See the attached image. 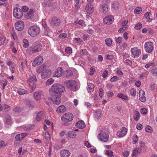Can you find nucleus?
I'll list each match as a JSON object with an SVG mask.
<instances>
[{"label": "nucleus", "instance_id": "13d9d810", "mask_svg": "<svg viewBox=\"0 0 157 157\" xmlns=\"http://www.w3.org/2000/svg\"><path fill=\"white\" fill-rule=\"evenodd\" d=\"M95 71V69L92 67H91L90 68V71L89 72V75H93Z\"/></svg>", "mask_w": 157, "mask_h": 157}, {"label": "nucleus", "instance_id": "aec40b11", "mask_svg": "<svg viewBox=\"0 0 157 157\" xmlns=\"http://www.w3.org/2000/svg\"><path fill=\"white\" fill-rule=\"evenodd\" d=\"M75 126L78 128H83L85 127V124L83 121L81 120L76 123Z\"/></svg>", "mask_w": 157, "mask_h": 157}, {"label": "nucleus", "instance_id": "2eb2a0df", "mask_svg": "<svg viewBox=\"0 0 157 157\" xmlns=\"http://www.w3.org/2000/svg\"><path fill=\"white\" fill-rule=\"evenodd\" d=\"M63 72V69L61 67H59L55 71V73L53 75V76L57 78L60 77Z\"/></svg>", "mask_w": 157, "mask_h": 157}, {"label": "nucleus", "instance_id": "4c0bfd02", "mask_svg": "<svg viewBox=\"0 0 157 157\" xmlns=\"http://www.w3.org/2000/svg\"><path fill=\"white\" fill-rule=\"evenodd\" d=\"M82 38L83 40L85 41L90 40V36L88 34H86L83 35Z\"/></svg>", "mask_w": 157, "mask_h": 157}, {"label": "nucleus", "instance_id": "412c9836", "mask_svg": "<svg viewBox=\"0 0 157 157\" xmlns=\"http://www.w3.org/2000/svg\"><path fill=\"white\" fill-rule=\"evenodd\" d=\"M61 157H68L70 154V153L67 150H62L60 153Z\"/></svg>", "mask_w": 157, "mask_h": 157}, {"label": "nucleus", "instance_id": "9b49d317", "mask_svg": "<svg viewBox=\"0 0 157 157\" xmlns=\"http://www.w3.org/2000/svg\"><path fill=\"white\" fill-rule=\"evenodd\" d=\"M43 61V59L42 56H39L36 58L33 61L32 63V65L33 66H38L40 65Z\"/></svg>", "mask_w": 157, "mask_h": 157}, {"label": "nucleus", "instance_id": "c03bdc74", "mask_svg": "<svg viewBox=\"0 0 157 157\" xmlns=\"http://www.w3.org/2000/svg\"><path fill=\"white\" fill-rule=\"evenodd\" d=\"M151 73L153 76H157V68H153L151 71Z\"/></svg>", "mask_w": 157, "mask_h": 157}, {"label": "nucleus", "instance_id": "393cba45", "mask_svg": "<svg viewBox=\"0 0 157 157\" xmlns=\"http://www.w3.org/2000/svg\"><path fill=\"white\" fill-rule=\"evenodd\" d=\"M148 74V71L144 69L142 73L140 75V77L141 78L144 79V78H145L147 76Z\"/></svg>", "mask_w": 157, "mask_h": 157}, {"label": "nucleus", "instance_id": "f03ea898", "mask_svg": "<svg viewBox=\"0 0 157 157\" xmlns=\"http://www.w3.org/2000/svg\"><path fill=\"white\" fill-rule=\"evenodd\" d=\"M42 48V45L40 43H36L34 45L29 47L27 49V54L31 55L40 52Z\"/></svg>", "mask_w": 157, "mask_h": 157}, {"label": "nucleus", "instance_id": "ddd939ff", "mask_svg": "<svg viewBox=\"0 0 157 157\" xmlns=\"http://www.w3.org/2000/svg\"><path fill=\"white\" fill-rule=\"evenodd\" d=\"M15 29L18 31L22 30L24 27V24L22 21H18L15 24Z\"/></svg>", "mask_w": 157, "mask_h": 157}, {"label": "nucleus", "instance_id": "680f3d73", "mask_svg": "<svg viewBox=\"0 0 157 157\" xmlns=\"http://www.w3.org/2000/svg\"><path fill=\"white\" fill-rule=\"evenodd\" d=\"M29 8L26 6H23L22 7V10L24 12H26L28 11Z\"/></svg>", "mask_w": 157, "mask_h": 157}, {"label": "nucleus", "instance_id": "c85d7f7f", "mask_svg": "<svg viewBox=\"0 0 157 157\" xmlns=\"http://www.w3.org/2000/svg\"><path fill=\"white\" fill-rule=\"evenodd\" d=\"M23 46L24 48H26L29 46V44L28 41L25 39L23 40Z\"/></svg>", "mask_w": 157, "mask_h": 157}, {"label": "nucleus", "instance_id": "0e129e2a", "mask_svg": "<svg viewBox=\"0 0 157 157\" xmlns=\"http://www.w3.org/2000/svg\"><path fill=\"white\" fill-rule=\"evenodd\" d=\"M108 75V71H105L102 74V77L105 78L107 77Z\"/></svg>", "mask_w": 157, "mask_h": 157}, {"label": "nucleus", "instance_id": "bb28decb", "mask_svg": "<svg viewBox=\"0 0 157 157\" xmlns=\"http://www.w3.org/2000/svg\"><path fill=\"white\" fill-rule=\"evenodd\" d=\"M36 80L37 79L36 76L29 75V78L27 81L29 82H35Z\"/></svg>", "mask_w": 157, "mask_h": 157}, {"label": "nucleus", "instance_id": "4d7b16f0", "mask_svg": "<svg viewBox=\"0 0 157 157\" xmlns=\"http://www.w3.org/2000/svg\"><path fill=\"white\" fill-rule=\"evenodd\" d=\"M122 38L121 37H119L117 38H116V41L118 44H120L122 40Z\"/></svg>", "mask_w": 157, "mask_h": 157}, {"label": "nucleus", "instance_id": "69168bd1", "mask_svg": "<svg viewBox=\"0 0 157 157\" xmlns=\"http://www.w3.org/2000/svg\"><path fill=\"white\" fill-rule=\"evenodd\" d=\"M42 26H43V27L44 28V29H48V26L46 24L45 21H43L42 22Z\"/></svg>", "mask_w": 157, "mask_h": 157}, {"label": "nucleus", "instance_id": "3c124183", "mask_svg": "<svg viewBox=\"0 0 157 157\" xmlns=\"http://www.w3.org/2000/svg\"><path fill=\"white\" fill-rule=\"evenodd\" d=\"M65 52L68 53H71L72 52V48L70 47H67L65 49Z\"/></svg>", "mask_w": 157, "mask_h": 157}, {"label": "nucleus", "instance_id": "39448f33", "mask_svg": "<svg viewBox=\"0 0 157 157\" xmlns=\"http://www.w3.org/2000/svg\"><path fill=\"white\" fill-rule=\"evenodd\" d=\"M13 14L14 17L17 19L21 18L23 15L21 10L18 7H16L14 9Z\"/></svg>", "mask_w": 157, "mask_h": 157}, {"label": "nucleus", "instance_id": "37998d69", "mask_svg": "<svg viewBox=\"0 0 157 157\" xmlns=\"http://www.w3.org/2000/svg\"><path fill=\"white\" fill-rule=\"evenodd\" d=\"M142 27V24L140 23H138L136 24L134 27V28L136 29H140Z\"/></svg>", "mask_w": 157, "mask_h": 157}, {"label": "nucleus", "instance_id": "774afa93", "mask_svg": "<svg viewBox=\"0 0 157 157\" xmlns=\"http://www.w3.org/2000/svg\"><path fill=\"white\" fill-rule=\"evenodd\" d=\"M85 144L88 148H90L91 147V144L87 141H86L85 142Z\"/></svg>", "mask_w": 157, "mask_h": 157}, {"label": "nucleus", "instance_id": "6ab92c4d", "mask_svg": "<svg viewBox=\"0 0 157 157\" xmlns=\"http://www.w3.org/2000/svg\"><path fill=\"white\" fill-rule=\"evenodd\" d=\"M43 94L41 91L35 92L33 94L34 98L36 100H39L41 98Z\"/></svg>", "mask_w": 157, "mask_h": 157}, {"label": "nucleus", "instance_id": "6e6d98bb", "mask_svg": "<svg viewBox=\"0 0 157 157\" xmlns=\"http://www.w3.org/2000/svg\"><path fill=\"white\" fill-rule=\"evenodd\" d=\"M67 36V34L65 33H63L60 34L59 35L60 38H66Z\"/></svg>", "mask_w": 157, "mask_h": 157}, {"label": "nucleus", "instance_id": "58836bf2", "mask_svg": "<svg viewBox=\"0 0 157 157\" xmlns=\"http://www.w3.org/2000/svg\"><path fill=\"white\" fill-rule=\"evenodd\" d=\"M136 90L134 88H132L130 90V93L131 95L134 97L136 94Z\"/></svg>", "mask_w": 157, "mask_h": 157}, {"label": "nucleus", "instance_id": "2f4dec72", "mask_svg": "<svg viewBox=\"0 0 157 157\" xmlns=\"http://www.w3.org/2000/svg\"><path fill=\"white\" fill-rule=\"evenodd\" d=\"M42 114L43 113L41 111H40L37 113L36 116V119L37 121H40Z\"/></svg>", "mask_w": 157, "mask_h": 157}, {"label": "nucleus", "instance_id": "a18cd8bd", "mask_svg": "<svg viewBox=\"0 0 157 157\" xmlns=\"http://www.w3.org/2000/svg\"><path fill=\"white\" fill-rule=\"evenodd\" d=\"M142 11V9L140 7L136 8L134 10V12L135 13L139 14Z\"/></svg>", "mask_w": 157, "mask_h": 157}, {"label": "nucleus", "instance_id": "5701e85b", "mask_svg": "<svg viewBox=\"0 0 157 157\" xmlns=\"http://www.w3.org/2000/svg\"><path fill=\"white\" fill-rule=\"evenodd\" d=\"M26 135H27V134L26 133H22L18 134L16 136L15 139L18 140H21Z\"/></svg>", "mask_w": 157, "mask_h": 157}, {"label": "nucleus", "instance_id": "e433bc0d", "mask_svg": "<svg viewBox=\"0 0 157 157\" xmlns=\"http://www.w3.org/2000/svg\"><path fill=\"white\" fill-rule=\"evenodd\" d=\"M105 42L106 45L108 46H110L112 44V40L109 38H107L105 40Z\"/></svg>", "mask_w": 157, "mask_h": 157}, {"label": "nucleus", "instance_id": "7c9ffc66", "mask_svg": "<svg viewBox=\"0 0 157 157\" xmlns=\"http://www.w3.org/2000/svg\"><path fill=\"white\" fill-rule=\"evenodd\" d=\"M134 113L135 114L133 115V118L136 121H138L140 117V114L137 111H135Z\"/></svg>", "mask_w": 157, "mask_h": 157}, {"label": "nucleus", "instance_id": "603ef678", "mask_svg": "<svg viewBox=\"0 0 157 157\" xmlns=\"http://www.w3.org/2000/svg\"><path fill=\"white\" fill-rule=\"evenodd\" d=\"M75 40L78 44H81L83 42L82 39L80 38H75Z\"/></svg>", "mask_w": 157, "mask_h": 157}, {"label": "nucleus", "instance_id": "f3484780", "mask_svg": "<svg viewBox=\"0 0 157 157\" xmlns=\"http://www.w3.org/2000/svg\"><path fill=\"white\" fill-rule=\"evenodd\" d=\"M145 93L144 91L141 90L139 91V98L140 100L142 102H144L146 100V98L145 96Z\"/></svg>", "mask_w": 157, "mask_h": 157}, {"label": "nucleus", "instance_id": "e2e57ef3", "mask_svg": "<svg viewBox=\"0 0 157 157\" xmlns=\"http://www.w3.org/2000/svg\"><path fill=\"white\" fill-rule=\"evenodd\" d=\"M143 127V126L141 124H137L136 125V128L139 130H140L142 129Z\"/></svg>", "mask_w": 157, "mask_h": 157}, {"label": "nucleus", "instance_id": "338daca9", "mask_svg": "<svg viewBox=\"0 0 157 157\" xmlns=\"http://www.w3.org/2000/svg\"><path fill=\"white\" fill-rule=\"evenodd\" d=\"M75 136L73 132H71L68 133V135L67 136L68 137H69L70 138H73Z\"/></svg>", "mask_w": 157, "mask_h": 157}, {"label": "nucleus", "instance_id": "c756f323", "mask_svg": "<svg viewBox=\"0 0 157 157\" xmlns=\"http://www.w3.org/2000/svg\"><path fill=\"white\" fill-rule=\"evenodd\" d=\"M5 123L7 124H11L10 117L7 114L5 115Z\"/></svg>", "mask_w": 157, "mask_h": 157}, {"label": "nucleus", "instance_id": "b1692460", "mask_svg": "<svg viewBox=\"0 0 157 157\" xmlns=\"http://www.w3.org/2000/svg\"><path fill=\"white\" fill-rule=\"evenodd\" d=\"M94 86L91 83H88L87 86V89L88 92H92L94 90Z\"/></svg>", "mask_w": 157, "mask_h": 157}, {"label": "nucleus", "instance_id": "4468645a", "mask_svg": "<svg viewBox=\"0 0 157 157\" xmlns=\"http://www.w3.org/2000/svg\"><path fill=\"white\" fill-rule=\"evenodd\" d=\"M127 132V129L125 127H123L117 132V135L119 137H123L126 135Z\"/></svg>", "mask_w": 157, "mask_h": 157}, {"label": "nucleus", "instance_id": "f8f14e48", "mask_svg": "<svg viewBox=\"0 0 157 157\" xmlns=\"http://www.w3.org/2000/svg\"><path fill=\"white\" fill-rule=\"evenodd\" d=\"M114 21V18L113 16L109 15L105 17L103 20L104 23L108 25L111 24Z\"/></svg>", "mask_w": 157, "mask_h": 157}, {"label": "nucleus", "instance_id": "de8ad7c7", "mask_svg": "<svg viewBox=\"0 0 157 157\" xmlns=\"http://www.w3.org/2000/svg\"><path fill=\"white\" fill-rule=\"evenodd\" d=\"M119 79V78L117 76H113L112 77L110 80L111 82H114Z\"/></svg>", "mask_w": 157, "mask_h": 157}, {"label": "nucleus", "instance_id": "864d4df0", "mask_svg": "<svg viewBox=\"0 0 157 157\" xmlns=\"http://www.w3.org/2000/svg\"><path fill=\"white\" fill-rule=\"evenodd\" d=\"M133 141L134 142V144L136 143L138 141V138L137 136L135 134L133 136Z\"/></svg>", "mask_w": 157, "mask_h": 157}, {"label": "nucleus", "instance_id": "ea45409f", "mask_svg": "<svg viewBox=\"0 0 157 157\" xmlns=\"http://www.w3.org/2000/svg\"><path fill=\"white\" fill-rule=\"evenodd\" d=\"M151 14L150 12H147L145 13V16L147 19L150 20V22L152 20V19L150 18V17L151 16Z\"/></svg>", "mask_w": 157, "mask_h": 157}, {"label": "nucleus", "instance_id": "79ce46f5", "mask_svg": "<svg viewBox=\"0 0 157 157\" xmlns=\"http://www.w3.org/2000/svg\"><path fill=\"white\" fill-rule=\"evenodd\" d=\"M75 23L79 25H83L84 24V21L82 20L79 21H75Z\"/></svg>", "mask_w": 157, "mask_h": 157}, {"label": "nucleus", "instance_id": "7ed1b4c3", "mask_svg": "<svg viewBox=\"0 0 157 157\" xmlns=\"http://www.w3.org/2000/svg\"><path fill=\"white\" fill-rule=\"evenodd\" d=\"M27 32L31 36L35 37L40 33V29L37 26H32L28 29Z\"/></svg>", "mask_w": 157, "mask_h": 157}, {"label": "nucleus", "instance_id": "09e8293b", "mask_svg": "<svg viewBox=\"0 0 157 157\" xmlns=\"http://www.w3.org/2000/svg\"><path fill=\"white\" fill-rule=\"evenodd\" d=\"M87 52V51L86 49H82L80 50V54L81 55L83 56L86 55Z\"/></svg>", "mask_w": 157, "mask_h": 157}, {"label": "nucleus", "instance_id": "20e7f679", "mask_svg": "<svg viewBox=\"0 0 157 157\" xmlns=\"http://www.w3.org/2000/svg\"><path fill=\"white\" fill-rule=\"evenodd\" d=\"M73 115L70 113H65L61 117L62 121L65 123H67L73 120Z\"/></svg>", "mask_w": 157, "mask_h": 157}, {"label": "nucleus", "instance_id": "f704fd0d", "mask_svg": "<svg viewBox=\"0 0 157 157\" xmlns=\"http://www.w3.org/2000/svg\"><path fill=\"white\" fill-rule=\"evenodd\" d=\"M105 154L108 157H114L113 152L111 150L107 151L105 152Z\"/></svg>", "mask_w": 157, "mask_h": 157}, {"label": "nucleus", "instance_id": "dca6fc26", "mask_svg": "<svg viewBox=\"0 0 157 157\" xmlns=\"http://www.w3.org/2000/svg\"><path fill=\"white\" fill-rule=\"evenodd\" d=\"M52 72L49 69H48L45 72H43L41 73V76L42 79H45L50 76Z\"/></svg>", "mask_w": 157, "mask_h": 157}, {"label": "nucleus", "instance_id": "49530a36", "mask_svg": "<svg viewBox=\"0 0 157 157\" xmlns=\"http://www.w3.org/2000/svg\"><path fill=\"white\" fill-rule=\"evenodd\" d=\"M33 10H30L27 13V17L29 18H31L33 16Z\"/></svg>", "mask_w": 157, "mask_h": 157}, {"label": "nucleus", "instance_id": "f257e3e1", "mask_svg": "<svg viewBox=\"0 0 157 157\" xmlns=\"http://www.w3.org/2000/svg\"><path fill=\"white\" fill-rule=\"evenodd\" d=\"M65 90V87L59 83H55L51 86L49 92L51 100L54 104L57 105L60 104L61 102L60 97Z\"/></svg>", "mask_w": 157, "mask_h": 157}, {"label": "nucleus", "instance_id": "6e6552de", "mask_svg": "<svg viewBox=\"0 0 157 157\" xmlns=\"http://www.w3.org/2000/svg\"><path fill=\"white\" fill-rule=\"evenodd\" d=\"M76 85L75 81L73 80L68 81L66 83L67 86L73 91H75L76 90Z\"/></svg>", "mask_w": 157, "mask_h": 157}, {"label": "nucleus", "instance_id": "9d476101", "mask_svg": "<svg viewBox=\"0 0 157 157\" xmlns=\"http://www.w3.org/2000/svg\"><path fill=\"white\" fill-rule=\"evenodd\" d=\"M60 24V20L56 17H53L50 23V26L53 28L59 26Z\"/></svg>", "mask_w": 157, "mask_h": 157}, {"label": "nucleus", "instance_id": "0eeeda50", "mask_svg": "<svg viewBox=\"0 0 157 157\" xmlns=\"http://www.w3.org/2000/svg\"><path fill=\"white\" fill-rule=\"evenodd\" d=\"M98 137L100 140L106 142L108 140L109 136L107 132H102L98 135Z\"/></svg>", "mask_w": 157, "mask_h": 157}, {"label": "nucleus", "instance_id": "bf43d9fd", "mask_svg": "<svg viewBox=\"0 0 157 157\" xmlns=\"http://www.w3.org/2000/svg\"><path fill=\"white\" fill-rule=\"evenodd\" d=\"M9 69L10 70L12 74H13L14 73L15 71V68L14 66H12L11 67H9Z\"/></svg>", "mask_w": 157, "mask_h": 157}, {"label": "nucleus", "instance_id": "8fccbe9b", "mask_svg": "<svg viewBox=\"0 0 157 157\" xmlns=\"http://www.w3.org/2000/svg\"><path fill=\"white\" fill-rule=\"evenodd\" d=\"M145 131L147 132H151L152 131V128L150 126H147L145 128Z\"/></svg>", "mask_w": 157, "mask_h": 157}, {"label": "nucleus", "instance_id": "1a4fd4ad", "mask_svg": "<svg viewBox=\"0 0 157 157\" xmlns=\"http://www.w3.org/2000/svg\"><path fill=\"white\" fill-rule=\"evenodd\" d=\"M131 52L132 56L134 58H137L139 56L141 52L140 49H138L137 48L134 47L131 48Z\"/></svg>", "mask_w": 157, "mask_h": 157}, {"label": "nucleus", "instance_id": "052dcab7", "mask_svg": "<svg viewBox=\"0 0 157 157\" xmlns=\"http://www.w3.org/2000/svg\"><path fill=\"white\" fill-rule=\"evenodd\" d=\"M117 74L119 76H121L123 74V72L119 69L117 70L116 71Z\"/></svg>", "mask_w": 157, "mask_h": 157}, {"label": "nucleus", "instance_id": "a211bd4d", "mask_svg": "<svg viewBox=\"0 0 157 157\" xmlns=\"http://www.w3.org/2000/svg\"><path fill=\"white\" fill-rule=\"evenodd\" d=\"M85 9L87 13L90 14L92 13L94 11L93 6L90 3L87 4L86 6Z\"/></svg>", "mask_w": 157, "mask_h": 157}, {"label": "nucleus", "instance_id": "a19ab883", "mask_svg": "<svg viewBox=\"0 0 157 157\" xmlns=\"http://www.w3.org/2000/svg\"><path fill=\"white\" fill-rule=\"evenodd\" d=\"M6 38L5 36H2L0 38V46L3 45L6 41Z\"/></svg>", "mask_w": 157, "mask_h": 157}, {"label": "nucleus", "instance_id": "cd10ccee", "mask_svg": "<svg viewBox=\"0 0 157 157\" xmlns=\"http://www.w3.org/2000/svg\"><path fill=\"white\" fill-rule=\"evenodd\" d=\"M101 7L102 12L104 13H106L108 11V6L106 4L102 5Z\"/></svg>", "mask_w": 157, "mask_h": 157}, {"label": "nucleus", "instance_id": "473e14b6", "mask_svg": "<svg viewBox=\"0 0 157 157\" xmlns=\"http://www.w3.org/2000/svg\"><path fill=\"white\" fill-rule=\"evenodd\" d=\"M117 97L120 98L124 99L125 100H127L128 99V97L125 96L123 94L120 93L118 94Z\"/></svg>", "mask_w": 157, "mask_h": 157}, {"label": "nucleus", "instance_id": "5fc2aeb1", "mask_svg": "<svg viewBox=\"0 0 157 157\" xmlns=\"http://www.w3.org/2000/svg\"><path fill=\"white\" fill-rule=\"evenodd\" d=\"M140 112L142 114H146L147 113V110L145 108H142L140 109Z\"/></svg>", "mask_w": 157, "mask_h": 157}, {"label": "nucleus", "instance_id": "423d86ee", "mask_svg": "<svg viewBox=\"0 0 157 157\" xmlns=\"http://www.w3.org/2000/svg\"><path fill=\"white\" fill-rule=\"evenodd\" d=\"M144 48L146 52L148 53L151 52L154 49V45L151 42H147L145 43Z\"/></svg>", "mask_w": 157, "mask_h": 157}, {"label": "nucleus", "instance_id": "4be33fe9", "mask_svg": "<svg viewBox=\"0 0 157 157\" xmlns=\"http://www.w3.org/2000/svg\"><path fill=\"white\" fill-rule=\"evenodd\" d=\"M66 109L63 105H60L57 108L56 111L59 113H63L65 112Z\"/></svg>", "mask_w": 157, "mask_h": 157}, {"label": "nucleus", "instance_id": "a878e982", "mask_svg": "<svg viewBox=\"0 0 157 157\" xmlns=\"http://www.w3.org/2000/svg\"><path fill=\"white\" fill-rule=\"evenodd\" d=\"M101 112L100 109H98L95 113L94 115L97 119H98L101 117L102 116Z\"/></svg>", "mask_w": 157, "mask_h": 157}, {"label": "nucleus", "instance_id": "72a5a7b5", "mask_svg": "<svg viewBox=\"0 0 157 157\" xmlns=\"http://www.w3.org/2000/svg\"><path fill=\"white\" fill-rule=\"evenodd\" d=\"M17 93L20 95H23L25 94H28V91L23 89H21L17 90Z\"/></svg>", "mask_w": 157, "mask_h": 157}, {"label": "nucleus", "instance_id": "c9c22d12", "mask_svg": "<svg viewBox=\"0 0 157 157\" xmlns=\"http://www.w3.org/2000/svg\"><path fill=\"white\" fill-rule=\"evenodd\" d=\"M54 80L52 78L48 79L46 82L45 84L47 86H49L52 84L54 82Z\"/></svg>", "mask_w": 157, "mask_h": 157}]
</instances>
